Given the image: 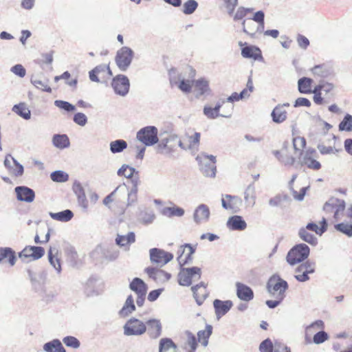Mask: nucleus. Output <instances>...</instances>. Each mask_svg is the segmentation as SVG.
<instances>
[{
  "mask_svg": "<svg viewBox=\"0 0 352 352\" xmlns=\"http://www.w3.org/2000/svg\"><path fill=\"white\" fill-rule=\"evenodd\" d=\"M310 249L305 243H299L294 245L287 253V262L290 265H294L307 259L309 255Z\"/></svg>",
  "mask_w": 352,
  "mask_h": 352,
  "instance_id": "nucleus-1",
  "label": "nucleus"
},
{
  "mask_svg": "<svg viewBox=\"0 0 352 352\" xmlns=\"http://www.w3.org/2000/svg\"><path fill=\"white\" fill-rule=\"evenodd\" d=\"M196 160L198 162L200 169L204 176L208 177H215L217 171L215 156L202 153L197 156Z\"/></svg>",
  "mask_w": 352,
  "mask_h": 352,
  "instance_id": "nucleus-2",
  "label": "nucleus"
},
{
  "mask_svg": "<svg viewBox=\"0 0 352 352\" xmlns=\"http://www.w3.org/2000/svg\"><path fill=\"white\" fill-rule=\"evenodd\" d=\"M123 331L126 336H140L146 332V325L143 321L131 317L124 324Z\"/></svg>",
  "mask_w": 352,
  "mask_h": 352,
  "instance_id": "nucleus-3",
  "label": "nucleus"
},
{
  "mask_svg": "<svg viewBox=\"0 0 352 352\" xmlns=\"http://www.w3.org/2000/svg\"><path fill=\"white\" fill-rule=\"evenodd\" d=\"M201 275V270L198 267H182L178 274L179 284L182 286H190L192 281L199 280Z\"/></svg>",
  "mask_w": 352,
  "mask_h": 352,
  "instance_id": "nucleus-4",
  "label": "nucleus"
},
{
  "mask_svg": "<svg viewBox=\"0 0 352 352\" xmlns=\"http://www.w3.org/2000/svg\"><path fill=\"white\" fill-rule=\"evenodd\" d=\"M133 56V51L128 47H122L117 52L115 61L120 70L124 72L129 67Z\"/></svg>",
  "mask_w": 352,
  "mask_h": 352,
  "instance_id": "nucleus-5",
  "label": "nucleus"
},
{
  "mask_svg": "<svg viewBox=\"0 0 352 352\" xmlns=\"http://www.w3.org/2000/svg\"><path fill=\"white\" fill-rule=\"evenodd\" d=\"M288 288V284L287 281L283 280L279 276H274L270 278L267 284V292L272 295H275L277 293V296L280 297V299L285 298V292Z\"/></svg>",
  "mask_w": 352,
  "mask_h": 352,
  "instance_id": "nucleus-6",
  "label": "nucleus"
},
{
  "mask_svg": "<svg viewBox=\"0 0 352 352\" xmlns=\"http://www.w3.org/2000/svg\"><path fill=\"white\" fill-rule=\"evenodd\" d=\"M137 139L145 146H152L158 142L157 129L148 126L141 129L137 133Z\"/></svg>",
  "mask_w": 352,
  "mask_h": 352,
  "instance_id": "nucleus-7",
  "label": "nucleus"
},
{
  "mask_svg": "<svg viewBox=\"0 0 352 352\" xmlns=\"http://www.w3.org/2000/svg\"><path fill=\"white\" fill-rule=\"evenodd\" d=\"M182 148V140L174 134L169 135L161 140L158 144V152L162 154H169L175 151L177 146Z\"/></svg>",
  "mask_w": 352,
  "mask_h": 352,
  "instance_id": "nucleus-8",
  "label": "nucleus"
},
{
  "mask_svg": "<svg viewBox=\"0 0 352 352\" xmlns=\"http://www.w3.org/2000/svg\"><path fill=\"white\" fill-rule=\"evenodd\" d=\"M316 263L309 260L301 263L296 270L295 278L299 282H306L309 280V274L315 272Z\"/></svg>",
  "mask_w": 352,
  "mask_h": 352,
  "instance_id": "nucleus-9",
  "label": "nucleus"
},
{
  "mask_svg": "<svg viewBox=\"0 0 352 352\" xmlns=\"http://www.w3.org/2000/svg\"><path fill=\"white\" fill-rule=\"evenodd\" d=\"M111 76L109 67L105 64L99 65L89 72V80L97 82H105Z\"/></svg>",
  "mask_w": 352,
  "mask_h": 352,
  "instance_id": "nucleus-10",
  "label": "nucleus"
},
{
  "mask_svg": "<svg viewBox=\"0 0 352 352\" xmlns=\"http://www.w3.org/2000/svg\"><path fill=\"white\" fill-rule=\"evenodd\" d=\"M111 86L116 94L125 96L129 91V80L127 76L119 74L113 78Z\"/></svg>",
  "mask_w": 352,
  "mask_h": 352,
  "instance_id": "nucleus-11",
  "label": "nucleus"
},
{
  "mask_svg": "<svg viewBox=\"0 0 352 352\" xmlns=\"http://www.w3.org/2000/svg\"><path fill=\"white\" fill-rule=\"evenodd\" d=\"M149 253L151 261L160 267L165 265L173 258V254L156 248L151 249Z\"/></svg>",
  "mask_w": 352,
  "mask_h": 352,
  "instance_id": "nucleus-12",
  "label": "nucleus"
},
{
  "mask_svg": "<svg viewBox=\"0 0 352 352\" xmlns=\"http://www.w3.org/2000/svg\"><path fill=\"white\" fill-rule=\"evenodd\" d=\"M27 273L33 289L36 292L42 289L47 278V272L42 270L38 272H35L30 269H28Z\"/></svg>",
  "mask_w": 352,
  "mask_h": 352,
  "instance_id": "nucleus-13",
  "label": "nucleus"
},
{
  "mask_svg": "<svg viewBox=\"0 0 352 352\" xmlns=\"http://www.w3.org/2000/svg\"><path fill=\"white\" fill-rule=\"evenodd\" d=\"M201 134L198 132H194L192 134L186 133L182 140V148L183 150L197 151Z\"/></svg>",
  "mask_w": 352,
  "mask_h": 352,
  "instance_id": "nucleus-14",
  "label": "nucleus"
},
{
  "mask_svg": "<svg viewBox=\"0 0 352 352\" xmlns=\"http://www.w3.org/2000/svg\"><path fill=\"white\" fill-rule=\"evenodd\" d=\"M222 207L226 210H232L234 212H237L240 210L242 205V200L237 196L226 195H223L221 199Z\"/></svg>",
  "mask_w": 352,
  "mask_h": 352,
  "instance_id": "nucleus-15",
  "label": "nucleus"
},
{
  "mask_svg": "<svg viewBox=\"0 0 352 352\" xmlns=\"http://www.w3.org/2000/svg\"><path fill=\"white\" fill-rule=\"evenodd\" d=\"M210 211L209 207L204 204H199L194 210L193 221L196 224L208 222L210 219Z\"/></svg>",
  "mask_w": 352,
  "mask_h": 352,
  "instance_id": "nucleus-16",
  "label": "nucleus"
},
{
  "mask_svg": "<svg viewBox=\"0 0 352 352\" xmlns=\"http://www.w3.org/2000/svg\"><path fill=\"white\" fill-rule=\"evenodd\" d=\"M195 252V248L189 243H186L184 245H182L178 251L180 254L177 257V261L180 266H183L192 262V254Z\"/></svg>",
  "mask_w": 352,
  "mask_h": 352,
  "instance_id": "nucleus-17",
  "label": "nucleus"
},
{
  "mask_svg": "<svg viewBox=\"0 0 352 352\" xmlns=\"http://www.w3.org/2000/svg\"><path fill=\"white\" fill-rule=\"evenodd\" d=\"M345 207L346 204L344 200L331 197L325 203L323 208L327 212H333L338 217L340 212L345 209Z\"/></svg>",
  "mask_w": 352,
  "mask_h": 352,
  "instance_id": "nucleus-18",
  "label": "nucleus"
},
{
  "mask_svg": "<svg viewBox=\"0 0 352 352\" xmlns=\"http://www.w3.org/2000/svg\"><path fill=\"white\" fill-rule=\"evenodd\" d=\"M145 272L148 274V276L153 279L156 282L164 283L168 281L170 277L171 274L158 268L148 267L145 269Z\"/></svg>",
  "mask_w": 352,
  "mask_h": 352,
  "instance_id": "nucleus-19",
  "label": "nucleus"
},
{
  "mask_svg": "<svg viewBox=\"0 0 352 352\" xmlns=\"http://www.w3.org/2000/svg\"><path fill=\"white\" fill-rule=\"evenodd\" d=\"M145 324L146 325V332L151 338L156 339L161 336L162 327L160 320L150 319Z\"/></svg>",
  "mask_w": 352,
  "mask_h": 352,
  "instance_id": "nucleus-20",
  "label": "nucleus"
},
{
  "mask_svg": "<svg viewBox=\"0 0 352 352\" xmlns=\"http://www.w3.org/2000/svg\"><path fill=\"white\" fill-rule=\"evenodd\" d=\"M14 191L16 194V198L21 201L31 203L35 197L34 191L27 186H17Z\"/></svg>",
  "mask_w": 352,
  "mask_h": 352,
  "instance_id": "nucleus-21",
  "label": "nucleus"
},
{
  "mask_svg": "<svg viewBox=\"0 0 352 352\" xmlns=\"http://www.w3.org/2000/svg\"><path fill=\"white\" fill-rule=\"evenodd\" d=\"M233 304L231 300H221L216 299L213 302L215 314L218 319L226 315L232 308Z\"/></svg>",
  "mask_w": 352,
  "mask_h": 352,
  "instance_id": "nucleus-22",
  "label": "nucleus"
},
{
  "mask_svg": "<svg viewBox=\"0 0 352 352\" xmlns=\"http://www.w3.org/2000/svg\"><path fill=\"white\" fill-rule=\"evenodd\" d=\"M236 287V296L240 300L248 302L254 298V292L249 286L237 282Z\"/></svg>",
  "mask_w": 352,
  "mask_h": 352,
  "instance_id": "nucleus-23",
  "label": "nucleus"
},
{
  "mask_svg": "<svg viewBox=\"0 0 352 352\" xmlns=\"http://www.w3.org/2000/svg\"><path fill=\"white\" fill-rule=\"evenodd\" d=\"M227 227L232 230H244L247 228V223L241 216L234 215L230 217L226 223Z\"/></svg>",
  "mask_w": 352,
  "mask_h": 352,
  "instance_id": "nucleus-24",
  "label": "nucleus"
},
{
  "mask_svg": "<svg viewBox=\"0 0 352 352\" xmlns=\"http://www.w3.org/2000/svg\"><path fill=\"white\" fill-rule=\"evenodd\" d=\"M47 256L50 265L55 269L56 273L60 274L62 271V267L60 260L58 257V249L55 247H50Z\"/></svg>",
  "mask_w": 352,
  "mask_h": 352,
  "instance_id": "nucleus-25",
  "label": "nucleus"
},
{
  "mask_svg": "<svg viewBox=\"0 0 352 352\" xmlns=\"http://www.w3.org/2000/svg\"><path fill=\"white\" fill-rule=\"evenodd\" d=\"M191 289L193 292V296L197 303L199 305H201L208 296V292L205 284L201 282V283L192 287Z\"/></svg>",
  "mask_w": 352,
  "mask_h": 352,
  "instance_id": "nucleus-26",
  "label": "nucleus"
},
{
  "mask_svg": "<svg viewBox=\"0 0 352 352\" xmlns=\"http://www.w3.org/2000/svg\"><path fill=\"white\" fill-rule=\"evenodd\" d=\"M314 153H316L314 150L307 151L303 155L301 163L305 164L309 168L319 170L321 167V164L319 162L312 158Z\"/></svg>",
  "mask_w": 352,
  "mask_h": 352,
  "instance_id": "nucleus-27",
  "label": "nucleus"
},
{
  "mask_svg": "<svg viewBox=\"0 0 352 352\" xmlns=\"http://www.w3.org/2000/svg\"><path fill=\"white\" fill-rule=\"evenodd\" d=\"M256 188L253 183L249 184L244 191V201L247 207L252 208L256 204Z\"/></svg>",
  "mask_w": 352,
  "mask_h": 352,
  "instance_id": "nucleus-28",
  "label": "nucleus"
},
{
  "mask_svg": "<svg viewBox=\"0 0 352 352\" xmlns=\"http://www.w3.org/2000/svg\"><path fill=\"white\" fill-rule=\"evenodd\" d=\"M104 289V283L102 280L98 276H91L89 278V296L99 295Z\"/></svg>",
  "mask_w": 352,
  "mask_h": 352,
  "instance_id": "nucleus-29",
  "label": "nucleus"
},
{
  "mask_svg": "<svg viewBox=\"0 0 352 352\" xmlns=\"http://www.w3.org/2000/svg\"><path fill=\"white\" fill-rule=\"evenodd\" d=\"M73 190L78 197V204L84 209H86L87 207L86 195L81 184L79 182H74L73 184Z\"/></svg>",
  "mask_w": 352,
  "mask_h": 352,
  "instance_id": "nucleus-30",
  "label": "nucleus"
},
{
  "mask_svg": "<svg viewBox=\"0 0 352 352\" xmlns=\"http://www.w3.org/2000/svg\"><path fill=\"white\" fill-rule=\"evenodd\" d=\"M273 153L278 160L285 165H293L295 162V157L287 153V143H284L280 151H275Z\"/></svg>",
  "mask_w": 352,
  "mask_h": 352,
  "instance_id": "nucleus-31",
  "label": "nucleus"
},
{
  "mask_svg": "<svg viewBox=\"0 0 352 352\" xmlns=\"http://www.w3.org/2000/svg\"><path fill=\"white\" fill-rule=\"evenodd\" d=\"M287 113L283 106L278 104L274 107L271 113V116L273 122L275 123H282L287 119Z\"/></svg>",
  "mask_w": 352,
  "mask_h": 352,
  "instance_id": "nucleus-32",
  "label": "nucleus"
},
{
  "mask_svg": "<svg viewBox=\"0 0 352 352\" xmlns=\"http://www.w3.org/2000/svg\"><path fill=\"white\" fill-rule=\"evenodd\" d=\"M49 215L54 220L61 221V222H67L73 218L74 213L71 210L66 209L63 211L58 212H50L49 213Z\"/></svg>",
  "mask_w": 352,
  "mask_h": 352,
  "instance_id": "nucleus-33",
  "label": "nucleus"
},
{
  "mask_svg": "<svg viewBox=\"0 0 352 352\" xmlns=\"http://www.w3.org/2000/svg\"><path fill=\"white\" fill-rule=\"evenodd\" d=\"M242 25L243 32L251 36H254L257 32H261V27L251 19L243 21Z\"/></svg>",
  "mask_w": 352,
  "mask_h": 352,
  "instance_id": "nucleus-34",
  "label": "nucleus"
},
{
  "mask_svg": "<svg viewBox=\"0 0 352 352\" xmlns=\"http://www.w3.org/2000/svg\"><path fill=\"white\" fill-rule=\"evenodd\" d=\"M129 288L135 292L136 294H146L147 286L140 278H135L129 285Z\"/></svg>",
  "mask_w": 352,
  "mask_h": 352,
  "instance_id": "nucleus-35",
  "label": "nucleus"
},
{
  "mask_svg": "<svg viewBox=\"0 0 352 352\" xmlns=\"http://www.w3.org/2000/svg\"><path fill=\"white\" fill-rule=\"evenodd\" d=\"M43 350L45 352H66L60 341L54 339L43 345Z\"/></svg>",
  "mask_w": 352,
  "mask_h": 352,
  "instance_id": "nucleus-36",
  "label": "nucleus"
},
{
  "mask_svg": "<svg viewBox=\"0 0 352 352\" xmlns=\"http://www.w3.org/2000/svg\"><path fill=\"white\" fill-rule=\"evenodd\" d=\"M135 310V306L134 304V300L131 295H129L122 308L119 311V314L121 317H126L131 314L132 312H133Z\"/></svg>",
  "mask_w": 352,
  "mask_h": 352,
  "instance_id": "nucleus-37",
  "label": "nucleus"
},
{
  "mask_svg": "<svg viewBox=\"0 0 352 352\" xmlns=\"http://www.w3.org/2000/svg\"><path fill=\"white\" fill-rule=\"evenodd\" d=\"M184 210L178 206L165 207L161 210V214L162 215L169 218L173 217H181L184 216Z\"/></svg>",
  "mask_w": 352,
  "mask_h": 352,
  "instance_id": "nucleus-38",
  "label": "nucleus"
},
{
  "mask_svg": "<svg viewBox=\"0 0 352 352\" xmlns=\"http://www.w3.org/2000/svg\"><path fill=\"white\" fill-rule=\"evenodd\" d=\"M179 81H177L173 77H170V82L172 86L177 85L180 90L184 92L188 93L191 90L192 85L191 82L188 80H185L184 78L180 76L178 78Z\"/></svg>",
  "mask_w": 352,
  "mask_h": 352,
  "instance_id": "nucleus-39",
  "label": "nucleus"
},
{
  "mask_svg": "<svg viewBox=\"0 0 352 352\" xmlns=\"http://www.w3.org/2000/svg\"><path fill=\"white\" fill-rule=\"evenodd\" d=\"M5 258H8V261L10 265L13 266L16 263L15 252L10 248H0V262Z\"/></svg>",
  "mask_w": 352,
  "mask_h": 352,
  "instance_id": "nucleus-40",
  "label": "nucleus"
},
{
  "mask_svg": "<svg viewBox=\"0 0 352 352\" xmlns=\"http://www.w3.org/2000/svg\"><path fill=\"white\" fill-rule=\"evenodd\" d=\"M155 219V214L151 209H145L141 211L138 216L139 221L145 225L152 223Z\"/></svg>",
  "mask_w": 352,
  "mask_h": 352,
  "instance_id": "nucleus-41",
  "label": "nucleus"
},
{
  "mask_svg": "<svg viewBox=\"0 0 352 352\" xmlns=\"http://www.w3.org/2000/svg\"><path fill=\"white\" fill-rule=\"evenodd\" d=\"M12 111L25 120H29L31 118L30 110L25 103H19V104L14 105Z\"/></svg>",
  "mask_w": 352,
  "mask_h": 352,
  "instance_id": "nucleus-42",
  "label": "nucleus"
},
{
  "mask_svg": "<svg viewBox=\"0 0 352 352\" xmlns=\"http://www.w3.org/2000/svg\"><path fill=\"white\" fill-rule=\"evenodd\" d=\"M298 236L302 241L309 243L310 245H316L317 244V238L314 234L309 233V230L304 227L299 229Z\"/></svg>",
  "mask_w": 352,
  "mask_h": 352,
  "instance_id": "nucleus-43",
  "label": "nucleus"
},
{
  "mask_svg": "<svg viewBox=\"0 0 352 352\" xmlns=\"http://www.w3.org/2000/svg\"><path fill=\"white\" fill-rule=\"evenodd\" d=\"M135 241L134 232H130L126 235L118 234L116 239V244L122 247L129 243H133Z\"/></svg>",
  "mask_w": 352,
  "mask_h": 352,
  "instance_id": "nucleus-44",
  "label": "nucleus"
},
{
  "mask_svg": "<svg viewBox=\"0 0 352 352\" xmlns=\"http://www.w3.org/2000/svg\"><path fill=\"white\" fill-rule=\"evenodd\" d=\"M127 148V143L124 140H116L109 144V149L113 154L122 152Z\"/></svg>",
  "mask_w": 352,
  "mask_h": 352,
  "instance_id": "nucleus-45",
  "label": "nucleus"
},
{
  "mask_svg": "<svg viewBox=\"0 0 352 352\" xmlns=\"http://www.w3.org/2000/svg\"><path fill=\"white\" fill-rule=\"evenodd\" d=\"M212 327L210 324H207L205 330L199 331L197 333L198 341L204 346L208 344V338L212 334Z\"/></svg>",
  "mask_w": 352,
  "mask_h": 352,
  "instance_id": "nucleus-46",
  "label": "nucleus"
},
{
  "mask_svg": "<svg viewBox=\"0 0 352 352\" xmlns=\"http://www.w3.org/2000/svg\"><path fill=\"white\" fill-rule=\"evenodd\" d=\"M195 89L198 96H202L208 94L210 91L208 82L204 79L195 81Z\"/></svg>",
  "mask_w": 352,
  "mask_h": 352,
  "instance_id": "nucleus-47",
  "label": "nucleus"
},
{
  "mask_svg": "<svg viewBox=\"0 0 352 352\" xmlns=\"http://www.w3.org/2000/svg\"><path fill=\"white\" fill-rule=\"evenodd\" d=\"M351 221L344 220L340 223L335 225V229L339 231L349 237L352 236V225L349 223Z\"/></svg>",
  "mask_w": 352,
  "mask_h": 352,
  "instance_id": "nucleus-48",
  "label": "nucleus"
},
{
  "mask_svg": "<svg viewBox=\"0 0 352 352\" xmlns=\"http://www.w3.org/2000/svg\"><path fill=\"white\" fill-rule=\"evenodd\" d=\"M312 80L309 78L303 77L300 78L298 82V90L302 94L311 93V85Z\"/></svg>",
  "mask_w": 352,
  "mask_h": 352,
  "instance_id": "nucleus-49",
  "label": "nucleus"
},
{
  "mask_svg": "<svg viewBox=\"0 0 352 352\" xmlns=\"http://www.w3.org/2000/svg\"><path fill=\"white\" fill-rule=\"evenodd\" d=\"M31 82L38 89L48 93L52 92V89L48 85V80H41L37 78L32 77L31 78Z\"/></svg>",
  "mask_w": 352,
  "mask_h": 352,
  "instance_id": "nucleus-50",
  "label": "nucleus"
},
{
  "mask_svg": "<svg viewBox=\"0 0 352 352\" xmlns=\"http://www.w3.org/2000/svg\"><path fill=\"white\" fill-rule=\"evenodd\" d=\"M53 144L56 147L63 148L69 145V141L66 135H55L53 137Z\"/></svg>",
  "mask_w": 352,
  "mask_h": 352,
  "instance_id": "nucleus-51",
  "label": "nucleus"
},
{
  "mask_svg": "<svg viewBox=\"0 0 352 352\" xmlns=\"http://www.w3.org/2000/svg\"><path fill=\"white\" fill-rule=\"evenodd\" d=\"M338 127L341 131H352V116L346 114L340 122Z\"/></svg>",
  "mask_w": 352,
  "mask_h": 352,
  "instance_id": "nucleus-52",
  "label": "nucleus"
},
{
  "mask_svg": "<svg viewBox=\"0 0 352 352\" xmlns=\"http://www.w3.org/2000/svg\"><path fill=\"white\" fill-rule=\"evenodd\" d=\"M306 145V140L304 138L296 137L293 139V146L295 149V154L296 156L302 155V149Z\"/></svg>",
  "mask_w": 352,
  "mask_h": 352,
  "instance_id": "nucleus-53",
  "label": "nucleus"
},
{
  "mask_svg": "<svg viewBox=\"0 0 352 352\" xmlns=\"http://www.w3.org/2000/svg\"><path fill=\"white\" fill-rule=\"evenodd\" d=\"M50 178L55 182H65L69 179L67 173L63 170H56L51 173Z\"/></svg>",
  "mask_w": 352,
  "mask_h": 352,
  "instance_id": "nucleus-54",
  "label": "nucleus"
},
{
  "mask_svg": "<svg viewBox=\"0 0 352 352\" xmlns=\"http://www.w3.org/2000/svg\"><path fill=\"white\" fill-rule=\"evenodd\" d=\"M317 148L322 155L336 154L340 151V149L336 148L335 144L333 146H327L323 143H320L318 144Z\"/></svg>",
  "mask_w": 352,
  "mask_h": 352,
  "instance_id": "nucleus-55",
  "label": "nucleus"
},
{
  "mask_svg": "<svg viewBox=\"0 0 352 352\" xmlns=\"http://www.w3.org/2000/svg\"><path fill=\"white\" fill-rule=\"evenodd\" d=\"M119 188H121V190L116 192L114 198L116 201L121 202L125 199L128 193V188L125 184H122L119 185L114 190H118Z\"/></svg>",
  "mask_w": 352,
  "mask_h": 352,
  "instance_id": "nucleus-56",
  "label": "nucleus"
},
{
  "mask_svg": "<svg viewBox=\"0 0 352 352\" xmlns=\"http://www.w3.org/2000/svg\"><path fill=\"white\" fill-rule=\"evenodd\" d=\"M198 7V3L195 0H188L183 5V12L185 14H192Z\"/></svg>",
  "mask_w": 352,
  "mask_h": 352,
  "instance_id": "nucleus-57",
  "label": "nucleus"
},
{
  "mask_svg": "<svg viewBox=\"0 0 352 352\" xmlns=\"http://www.w3.org/2000/svg\"><path fill=\"white\" fill-rule=\"evenodd\" d=\"M135 172V169L128 165H122L120 168L118 170V175L119 176H124L126 178H131Z\"/></svg>",
  "mask_w": 352,
  "mask_h": 352,
  "instance_id": "nucleus-58",
  "label": "nucleus"
},
{
  "mask_svg": "<svg viewBox=\"0 0 352 352\" xmlns=\"http://www.w3.org/2000/svg\"><path fill=\"white\" fill-rule=\"evenodd\" d=\"M176 345L170 338H162L160 342V352H165L170 348L176 349Z\"/></svg>",
  "mask_w": 352,
  "mask_h": 352,
  "instance_id": "nucleus-59",
  "label": "nucleus"
},
{
  "mask_svg": "<svg viewBox=\"0 0 352 352\" xmlns=\"http://www.w3.org/2000/svg\"><path fill=\"white\" fill-rule=\"evenodd\" d=\"M316 88L319 91V92H323L322 96L324 98H329L331 96V91L333 89V85L331 83H324L322 85H320Z\"/></svg>",
  "mask_w": 352,
  "mask_h": 352,
  "instance_id": "nucleus-60",
  "label": "nucleus"
},
{
  "mask_svg": "<svg viewBox=\"0 0 352 352\" xmlns=\"http://www.w3.org/2000/svg\"><path fill=\"white\" fill-rule=\"evenodd\" d=\"M256 51L260 52L258 48L245 47L241 50V55L244 58H253L254 59H257L258 54L255 53Z\"/></svg>",
  "mask_w": 352,
  "mask_h": 352,
  "instance_id": "nucleus-61",
  "label": "nucleus"
},
{
  "mask_svg": "<svg viewBox=\"0 0 352 352\" xmlns=\"http://www.w3.org/2000/svg\"><path fill=\"white\" fill-rule=\"evenodd\" d=\"M11 160L13 162V166L10 171L16 177L21 176L23 173V166L14 157H11Z\"/></svg>",
  "mask_w": 352,
  "mask_h": 352,
  "instance_id": "nucleus-62",
  "label": "nucleus"
},
{
  "mask_svg": "<svg viewBox=\"0 0 352 352\" xmlns=\"http://www.w3.org/2000/svg\"><path fill=\"white\" fill-rule=\"evenodd\" d=\"M54 104L57 107H58L61 109H63L67 112L74 111L76 109L73 104H70L68 102L63 101V100H55Z\"/></svg>",
  "mask_w": 352,
  "mask_h": 352,
  "instance_id": "nucleus-63",
  "label": "nucleus"
},
{
  "mask_svg": "<svg viewBox=\"0 0 352 352\" xmlns=\"http://www.w3.org/2000/svg\"><path fill=\"white\" fill-rule=\"evenodd\" d=\"M260 352H273V344L270 339L263 340L259 346Z\"/></svg>",
  "mask_w": 352,
  "mask_h": 352,
  "instance_id": "nucleus-64",
  "label": "nucleus"
}]
</instances>
